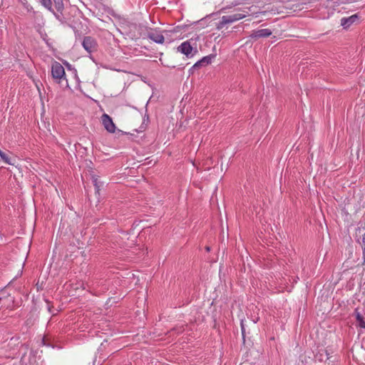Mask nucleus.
I'll return each instance as SVG.
<instances>
[{"instance_id":"1","label":"nucleus","mask_w":365,"mask_h":365,"mask_svg":"<svg viewBox=\"0 0 365 365\" xmlns=\"http://www.w3.org/2000/svg\"><path fill=\"white\" fill-rule=\"evenodd\" d=\"M51 73V77L56 83L59 84L63 88L68 87L65 69L59 62L56 61L52 62Z\"/></svg>"},{"instance_id":"2","label":"nucleus","mask_w":365,"mask_h":365,"mask_svg":"<svg viewBox=\"0 0 365 365\" xmlns=\"http://www.w3.org/2000/svg\"><path fill=\"white\" fill-rule=\"evenodd\" d=\"M68 3H61L54 5L53 11H51L55 18L63 25L71 26L72 16L67 11L66 5Z\"/></svg>"},{"instance_id":"3","label":"nucleus","mask_w":365,"mask_h":365,"mask_svg":"<svg viewBox=\"0 0 365 365\" xmlns=\"http://www.w3.org/2000/svg\"><path fill=\"white\" fill-rule=\"evenodd\" d=\"M83 48L89 53L96 51L98 47L96 39L92 36H85L81 41Z\"/></svg>"},{"instance_id":"4","label":"nucleus","mask_w":365,"mask_h":365,"mask_svg":"<svg viewBox=\"0 0 365 365\" xmlns=\"http://www.w3.org/2000/svg\"><path fill=\"white\" fill-rule=\"evenodd\" d=\"M190 40L182 42L178 47V51L180 52L181 53L185 55L187 57H192L196 53H197V50L196 48H193V46L191 45Z\"/></svg>"},{"instance_id":"5","label":"nucleus","mask_w":365,"mask_h":365,"mask_svg":"<svg viewBox=\"0 0 365 365\" xmlns=\"http://www.w3.org/2000/svg\"><path fill=\"white\" fill-rule=\"evenodd\" d=\"M215 56V54H210L208 56L202 57L190 68V73L192 74L195 70H197L201 67L206 66L212 63V59H214Z\"/></svg>"},{"instance_id":"6","label":"nucleus","mask_w":365,"mask_h":365,"mask_svg":"<svg viewBox=\"0 0 365 365\" xmlns=\"http://www.w3.org/2000/svg\"><path fill=\"white\" fill-rule=\"evenodd\" d=\"M101 121L103 127L108 133H115L116 127L112 118L109 115L103 113L101 116Z\"/></svg>"},{"instance_id":"7","label":"nucleus","mask_w":365,"mask_h":365,"mask_svg":"<svg viewBox=\"0 0 365 365\" xmlns=\"http://www.w3.org/2000/svg\"><path fill=\"white\" fill-rule=\"evenodd\" d=\"M147 37L159 44H163L165 41L163 35L156 29H150V31L147 34Z\"/></svg>"},{"instance_id":"8","label":"nucleus","mask_w":365,"mask_h":365,"mask_svg":"<svg viewBox=\"0 0 365 365\" xmlns=\"http://www.w3.org/2000/svg\"><path fill=\"white\" fill-rule=\"evenodd\" d=\"M272 32L269 29H262L258 30H253L250 35L251 39L257 40L261 38H267L272 35Z\"/></svg>"},{"instance_id":"9","label":"nucleus","mask_w":365,"mask_h":365,"mask_svg":"<svg viewBox=\"0 0 365 365\" xmlns=\"http://www.w3.org/2000/svg\"><path fill=\"white\" fill-rule=\"evenodd\" d=\"M359 16L357 14L351 15L349 17H344L341 19V26L346 29L349 28L354 23L359 20Z\"/></svg>"},{"instance_id":"10","label":"nucleus","mask_w":365,"mask_h":365,"mask_svg":"<svg viewBox=\"0 0 365 365\" xmlns=\"http://www.w3.org/2000/svg\"><path fill=\"white\" fill-rule=\"evenodd\" d=\"M315 361L319 362L327 361L329 360V354L326 350H320L314 355Z\"/></svg>"},{"instance_id":"11","label":"nucleus","mask_w":365,"mask_h":365,"mask_svg":"<svg viewBox=\"0 0 365 365\" xmlns=\"http://www.w3.org/2000/svg\"><path fill=\"white\" fill-rule=\"evenodd\" d=\"M354 315L356 317L357 326H359L360 328L365 329V321L362 314L359 312L358 308L355 309Z\"/></svg>"},{"instance_id":"12","label":"nucleus","mask_w":365,"mask_h":365,"mask_svg":"<svg viewBox=\"0 0 365 365\" xmlns=\"http://www.w3.org/2000/svg\"><path fill=\"white\" fill-rule=\"evenodd\" d=\"M233 22H235V21L234 20V19L232 18V16L231 15L223 16L217 26V29H222L226 24H230Z\"/></svg>"},{"instance_id":"13","label":"nucleus","mask_w":365,"mask_h":365,"mask_svg":"<svg viewBox=\"0 0 365 365\" xmlns=\"http://www.w3.org/2000/svg\"><path fill=\"white\" fill-rule=\"evenodd\" d=\"M0 158L6 164L14 165L15 164L16 159L11 158L7 153L2 151L0 149Z\"/></svg>"},{"instance_id":"14","label":"nucleus","mask_w":365,"mask_h":365,"mask_svg":"<svg viewBox=\"0 0 365 365\" xmlns=\"http://www.w3.org/2000/svg\"><path fill=\"white\" fill-rule=\"evenodd\" d=\"M149 122H150L149 115L147 113H145L143 117V122H142L139 129H135V130L138 133H141V132L145 131L148 127Z\"/></svg>"},{"instance_id":"15","label":"nucleus","mask_w":365,"mask_h":365,"mask_svg":"<svg viewBox=\"0 0 365 365\" xmlns=\"http://www.w3.org/2000/svg\"><path fill=\"white\" fill-rule=\"evenodd\" d=\"M38 2L49 11H53V3L52 0H38Z\"/></svg>"},{"instance_id":"16","label":"nucleus","mask_w":365,"mask_h":365,"mask_svg":"<svg viewBox=\"0 0 365 365\" xmlns=\"http://www.w3.org/2000/svg\"><path fill=\"white\" fill-rule=\"evenodd\" d=\"M247 14H248L247 11H243L242 13L233 14L231 16H232L234 20L235 21H239L240 19L245 18L247 16Z\"/></svg>"},{"instance_id":"17","label":"nucleus","mask_w":365,"mask_h":365,"mask_svg":"<svg viewBox=\"0 0 365 365\" xmlns=\"http://www.w3.org/2000/svg\"><path fill=\"white\" fill-rule=\"evenodd\" d=\"M92 180L95 189L96 190V192H98L101 187V185H99L100 182L98 181V178L96 176H93Z\"/></svg>"},{"instance_id":"18","label":"nucleus","mask_w":365,"mask_h":365,"mask_svg":"<svg viewBox=\"0 0 365 365\" xmlns=\"http://www.w3.org/2000/svg\"><path fill=\"white\" fill-rule=\"evenodd\" d=\"M361 245L363 250V260L364 263H365V232L362 235Z\"/></svg>"},{"instance_id":"19","label":"nucleus","mask_w":365,"mask_h":365,"mask_svg":"<svg viewBox=\"0 0 365 365\" xmlns=\"http://www.w3.org/2000/svg\"><path fill=\"white\" fill-rule=\"evenodd\" d=\"M240 326H241V331H242V338H243V340L245 341V325H244V323H243V320H241Z\"/></svg>"},{"instance_id":"20","label":"nucleus","mask_w":365,"mask_h":365,"mask_svg":"<svg viewBox=\"0 0 365 365\" xmlns=\"http://www.w3.org/2000/svg\"><path fill=\"white\" fill-rule=\"evenodd\" d=\"M70 26V27H71V28L73 29V31H74V34H75V36H76V38H78V37H80V36H81V32L80 31L77 30V29H76V27H74V26H71H71Z\"/></svg>"},{"instance_id":"21","label":"nucleus","mask_w":365,"mask_h":365,"mask_svg":"<svg viewBox=\"0 0 365 365\" xmlns=\"http://www.w3.org/2000/svg\"><path fill=\"white\" fill-rule=\"evenodd\" d=\"M43 39L48 47L52 46L51 43H50V39L48 38V36L46 34H44V36H43Z\"/></svg>"},{"instance_id":"22","label":"nucleus","mask_w":365,"mask_h":365,"mask_svg":"<svg viewBox=\"0 0 365 365\" xmlns=\"http://www.w3.org/2000/svg\"><path fill=\"white\" fill-rule=\"evenodd\" d=\"M63 63L68 70H74L75 71H76V70L73 67V66L66 61H64Z\"/></svg>"},{"instance_id":"23","label":"nucleus","mask_w":365,"mask_h":365,"mask_svg":"<svg viewBox=\"0 0 365 365\" xmlns=\"http://www.w3.org/2000/svg\"><path fill=\"white\" fill-rule=\"evenodd\" d=\"M52 1L53 3V6H54V5H56L58 4H61V3H68V0H52Z\"/></svg>"},{"instance_id":"24","label":"nucleus","mask_w":365,"mask_h":365,"mask_svg":"<svg viewBox=\"0 0 365 365\" xmlns=\"http://www.w3.org/2000/svg\"><path fill=\"white\" fill-rule=\"evenodd\" d=\"M33 14L36 18L40 17L41 19H43V15L40 12L36 11H33Z\"/></svg>"},{"instance_id":"25","label":"nucleus","mask_w":365,"mask_h":365,"mask_svg":"<svg viewBox=\"0 0 365 365\" xmlns=\"http://www.w3.org/2000/svg\"><path fill=\"white\" fill-rule=\"evenodd\" d=\"M45 301H46V303H47V304H48V312H49L50 313H51V312H52L51 309H52V308H53V306L50 305V302H49L48 299H46Z\"/></svg>"},{"instance_id":"26","label":"nucleus","mask_w":365,"mask_h":365,"mask_svg":"<svg viewBox=\"0 0 365 365\" xmlns=\"http://www.w3.org/2000/svg\"><path fill=\"white\" fill-rule=\"evenodd\" d=\"M23 4L24 5L25 8L27 9L28 11L33 10V7L31 5H29V4L26 5V3H24Z\"/></svg>"},{"instance_id":"27","label":"nucleus","mask_w":365,"mask_h":365,"mask_svg":"<svg viewBox=\"0 0 365 365\" xmlns=\"http://www.w3.org/2000/svg\"><path fill=\"white\" fill-rule=\"evenodd\" d=\"M206 250H207V252H209V251H210V247H206Z\"/></svg>"}]
</instances>
